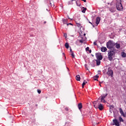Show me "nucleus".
Wrapping results in <instances>:
<instances>
[{"instance_id": "34", "label": "nucleus", "mask_w": 126, "mask_h": 126, "mask_svg": "<svg viewBox=\"0 0 126 126\" xmlns=\"http://www.w3.org/2000/svg\"><path fill=\"white\" fill-rule=\"evenodd\" d=\"M89 23H90V24H91L92 25H93V27H94V25H93V24H92V23L89 22Z\"/></svg>"}, {"instance_id": "19", "label": "nucleus", "mask_w": 126, "mask_h": 126, "mask_svg": "<svg viewBox=\"0 0 126 126\" xmlns=\"http://www.w3.org/2000/svg\"><path fill=\"white\" fill-rule=\"evenodd\" d=\"M96 65H100V64H101V61H100V60H96Z\"/></svg>"}, {"instance_id": "8", "label": "nucleus", "mask_w": 126, "mask_h": 126, "mask_svg": "<svg viewBox=\"0 0 126 126\" xmlns=\"http://www.w3.org/2000/svg\"><path fill=\"white\" fill-rule=\"evenodd\" d=\"M101 20V19H100V17H98L96 18V22L95 23L96 24V26H98V24H99L100 23V21Z\"/></svg>"}, {"instance_id": "3", "label": "nucleus", "mask_w": 126, "mask_h": 126, "mask_svg": "<svg viewBox=\"0 0 126 126\" xmlns=\"http://www.w3.org/2000/svg\"><path fill=\"white\" fill-rule=\"evenodd\" d=\"M107 48L108 49H113V47H115V43H113V42L111 41H109L107 43Z\"/></svg>"}, {"instance_id": "36", "label": "nucleus", "mask_w": 126, "mask_h": 126, "mask_svg": "<svg viewBox=\"0 0 126 126\" xmlns=\"http://www.w3.org/2000/svg\"><path fill=\"white\" fill-rule=\"evenodd\" d=\"M66 36H67V34H66V33H64V37H66Z\"/></svg>"}, {"instance_id": "40", "label": "nucleus", "mask_w": 126, "mask_h": 126, "mask_svg": "<svg viewBox=\"0 0 126 126\" xmlns=\"http://www.w3.org/2000/svg\"><path fill=\"white\" fill-rule=\"evenodd\" d=\"M84 36H85L86 34H85V33H84Z\"/></svg>"}, {"instance_id": "24", "label": "nucleus", "mask_w": 126, "mask_h": 126, "mask_svg": "<svg viewBox=\"0 0 126 126\" xmlns=\"http://www.w3.org/2000/svg\"><path fill=\"white\" fill-rule=\"evenodd\" d=\"M119 121L120 122H124V119H123V118H122V117H119Z\"/></svg>"}, {"instance_id": "17", "label": "nucleus", "mask_w": 126, "mask_h": 126, "mask_svg": "<svg viewBox=\"0 0 126 126\" xmlns=\"http://www.w3.org/2000/svg\"><path fill=\"white\" fill-rule=\"evenodd\" d=\"M101 52H106V51H107V48L106 47H102L101 48Z\"/></svg>"}, {"instance_id": "9", "label": "nucleus", "mask_w": 126, "mask_h": 126, "mask_svg": "<svg viewBox=\"0 0 126 126\" xmlns=\"http://www.w3.org/2000/svg\"><path fill=\"white\" fill-rule=\"evenodd\" d=\"M97 108L99 109L100 111H102V110L104 109V106H103V104L100 103L98 105V107H97Z\"/></svg>"}, {"instance_id": "12", "label": "nucleus", "mask_w": 126, "mask_h": 126, "mask_svg": "<svg viewBox=\"0 0 126 126\" xmlns=\"http://www.w3.org/2000/svg\"><path fill=\"white\" fill-rule=\"evenodd\" d=\"M115 46L116 47V49H120L121 48V45L118 43H115Z\"/></svg>"}, {"instance_id": "39", "label": "nucleus", "mask_w": 126, "mask_h": 126, "mask_svg": "<svg viewBox=\"0 0 126 126\" xmlns=\"http://www.w3.org/2000/svg\"><path fill=\"white\" fill-rule=\"evenodd\" d=\"M46 23H47V22H46V21H45V22H44V24H46Z\"/></svg>"}, {"instance_id": "11", "label": "nucleus", "mask_w": 126, "mask_h": 126, "mask_svg": "<svg viewBox=\"0 0 126 126\" xmlns=\"http://www.w3.org/2000/svg\"><path fill=\"white\" fill-rule=\"evenodd\" d=\"M108 96V94H103L100 97H99L98 100H100V98H102V99H105L106 98V96Z\"/></svg>"}, {"instance_id": "35", "label": "nucleus", "mask_w": 126, "mask_h": 126, "mask_svg": "<svg viewBox=\"0 0 126 126\" xmlns=\"http://www.w3.org/2000/svg\"><path fill=\"white\" fill-rule=\"evenodd\" d=\"M65 111H68V108L66 107L65 108Z\"/></svg>"}, {"instance_id": "23", "label": "nucleus", "mask_w": 126, "mask_h": 126, "mask_svg": "<svg viewBox=\"0 0 126 126\" xmlns=\"http://www.w3.org/2000/svg\"><path fill=\"white\" fill-rule=\"evenodd\" d=\"M65 47L66 49H68L69 48V45L67 43H66L65 44Z\"/></svg>"}, {"instance_id": "20", "label": "nucleus", "mask_w": 126, "mask_h": 126, "mask_svg": "<svg viewBox=\"0 0 126 126\" xmlns=\"http://www.w3.org/2000/svg\"><path fill=\"white\" fill-rule=\"evenodd\" d=\"M68 21L66 19H63V22L64 24H66L67 23Z\"/></svg>"}, {"instance_id": "31", "label": "nucleus", "mask_w": 126, "mask_h": 126, "mask_svg": "<svg viewBox=\"0 0 126 126\" xmlns=\"http://www.w3.org/2000/svg\"><path fill=\"white\" fill-rule=\"evenodd\" d=\"M70 53L73 52V51H72V49H71V48H70Z\"/></svg>"}, {"instance_id": "32", "label": "nucleus", "mask_w": 126, "mask_h": 126, "mask_svg": "<svg viewBox=\"0 0 126 126\" xmlns=\"http://www.w3.org/2000/svg\"><path fill=\"white\" fill-rule=\"evenodd\" d=\"M86 51H89V47H87L86 48Z\"/></svg>"}, {"instance_id": "29", "label": "nucleus", "mask_w": 126, "mask_h": 126, "mask_svg": "<svg viewBox=\"0 0 126 126\" xmlns=\"http://www.w3.org/2000/svg\"><path fill=\"white\" fill-rule=\"evenodd\" d=\"M94 46H97V42L94 41Z\"/></svg>"}, {"instance_id": "25", "label": "nucleus", "mask_w": 126, "mask_h": 126, "mask_svg": "<svg viewBox=\"0 0 126 126\" xmlns=\"http://www.w3.org/2000/svg\"><path fill=\"white\" fill-rule=\"evenodd\" d=\"M71 56H72V57L73 58V59H74L75 58V55H74V53H73V52H71Z\"/></svg>"}, {"instance_id": "27", "label": "nucleus", "mask_w": 126, "mask_h": 126, "mask_svg": "<svg viewBox=\"0 0 126 126\" xmlns=\"http://www.w3.org/2000/svg\"><path fill=\"white\" fill-rule=\"evenodd\" d=\"M85 84H86L85 83H84V82H83V84H82V88H84V85H85Z\"/></svg>"}, {"instance_id": "4", "label": "nucleus", "mask_w": 126, "mask_h": 126, "mask_svg": "<svg viewBox=\"0 0 126 126\" xmlns=\"http://www.w3.org/2000/svg\"><path fill=\"white\" fill-rule=\"evenodd\" d=\"M106 74L108 75V76L113 77V76H114V72H113V70L111 69V68H108Z\"/></svg>"}, {"instance_id": "10", "label": "nucleus", "mask_w": 126, "mask_h": 126, "mask_svg": "<svg viewBox=\"0 0 126 126\" xmlns=\"http://www.w3.org/2000/svg\"><path fill=\"white\" fill-rule=\"evenodd\" d=\"M75 23H76V24L77 27H78L79 28H81V27H82L81 24L80 23H79V22H78V21L76 20Z\"/></svg>"}, {"instance_id": "38", "label": "nucleus", "mask_w": 126, "mask_h": 126, "mask_svg": "<svg viewBox=\"0 0 126 126\" xmlns=\"http://www.w3.org/2000/svg\"><path fill=\"white\" fill-rule=\"evenodd\" d=\"M89 52L90 53H91V52H92L91 50H89Z\"/></svg>"}, {"instance_id": "41", "label": "nucleus", "mask_w": 126, "mask_h": 126, "mask_svg": "<svg viewBox=\"0 0 126 126\" xmlns=\"http://www.w3.org/2000/svg\"><path fill=\"white\" fill-rule=\"evenodd\" d=\"M73 0H72V1H73Z\"/></svg>"}, {"instance_id": "37", "label": "nucleus", "mask_w": 126, "mask_h": 126, "mask_svg": "<svg viewBox=\"0 0 126 126\" xmlns=\"http://www.w3.org/2000/svg\"><path fill=\"white\" fill-rule=\"evenodd\" d=\"M84 82L85 83V84H86V83H87V81H84Z\"/></svg>"}, {"instance_id": "5", "label": "nucleus", "mask_w": 126, "mask_h": 126, "mask_svg": "<svg viewBox=\"0 0 126 126\" xmlns=\"http://www.w3.org/2000/svg\"><path fill=\"white\" fill-rule=\"evenodd\" d=\"M95 57L97 60L99 61H101L103 59V56H102V55L99 53H96Z\"/></svg>"}, {"instance_id": "18", "label": "nucleus", "mask_w": 126, "mask_h": 126, "mask_svg": "<svg viewBox=\"0 0 126 126\" xmlns=\"http://www.w3.org/2000/svg\"><path fill=\"white\" fill-rule=\"evenodd\" d=\"M121 55H122V57H123V58H126V53H125L124 52H122L121 53Z\"/></svg>"}, {"instance_id": "26", "label": "nucleus", "mask_w": 126, "mask_h": 126, "mask_svg": "<svg viewBox=\"0 0 126 126\" xmlns=\"http://www.w3.org/2000/svg\"><path fill=\"white\" fill-rule=\"evenodd\" d=\"M50 4L51 7H54V6H55V5L54 4V2H52V3L50 2Z\"/></svg>"}, {"instance_id": "28", "label": "nucleus", "mask_w": 126, "mask_h": 126, "mask_svg": "<svg viewBox=\"0 0 126 126\" xmlns=\"http://www.w3.org/2000/svg\"><path fill=\"white\" fill-rule=\"evenodd\" d=\"M37 92H38V94H41V90H37Z\"/></svg>"}, {"instance_id": "21", "label": "nucleus", "mask_w": 126, "mask_h": 126, "mask_svg": "<svg viewBox=\"0 0 126 126\" xmlns=\"http://www.w3.org/2000/svg\"><path fill=\"white\" fill-rule=\"evenodd\" d=\"M83 9L82 10V12H83V13H85V11L87 10V8L85 7H83Z\"/></svg>"}, {"instance_id": "7", "label": "nucleus", "mask_w": 126, "mask_h": 126, "mask_svg": "<svg viewBox=\"0 0 126 126\" xmlns=\"http://www.w3.org/2000/svg\"><path fill=\"white\" fill-rule=\"evenodd\" d=\"M119 111H120V114H121L122 116H123V117L126 118V114H125V113H124V111H123V109L121 108H120L119 109Z\"/></svg>"}, {"instance_id": "13", "label": "nucleus", "mask_w": 126, "mask_h": 126, "mask_svg": "<svg viewBox=\"0 0 126 126\" xmlns=\"http://www.w3.org/2000/svg\"><path fill=\"white\" fill-rule=\"evenodd\" d=\"M97 102H98V100L94 101L93 102V104L94 105V108H95V109H98V106H97V105H97Z\"/></svg>"}, {"instance_id": "2", "label": "nucleus", "mask_w": 126, "mask_h": 126, "mask_svg": "<svg viewBox=\"0 0 126 126\" xmlns=\"http://www.w3.org/2000/svg\"><path fill=\"white\" fill-rule=\"evenodd\" d=\"M113 56H115V51H110L108 53V59L109 61H113Z\"/></svg>"}, {"instance_id": "16", "label": "nucleus", "mask_w": 126, "mask_h": 126, "mask_svg": "<svg viewBox=\"0 0 126 126\" xmlns=\"http://www.w3.org/2000/svg\"><path fill=\"white\" fill-rule=\"evenodd\" d=\"M93 78H94V80L98 81V79L99 78V76H98V75L94 76L93 77Z\"/></svg>"}, {"instance_id": "1", "label": "nucleus", "mask_w": 126, "mask_h": 126, "mask_svg": "<svg viewBox=\"0 0 126 126\" xmlns=\"http://www.w3.org/2000/svg\"><path fill=\"white\" fill-rule=\"evenodd\" d=\"M122 0H120V2H116V7L117 9L119 10L120 11H122L123 9H124V7H123V4H122Z\"/></svg>"}, {"instance_id": "42", "label": "nucleus", "mask_w": 126, "mask_h": 126, "mask_svg": "<svg viewBox=\"0 0 126 126\" xmlns=\"http://www.w3.org/2000/svg\"><path fill=\"white\" fill-rule=\"evenodd\" d=\"M68 19H70L69 17H68Z\"/></svg>"}, {"instance_id": "22", "label": "nucleus", "mask_w": 126, "mask_h": 126, "mask_svg": "<svg viewBox=\"0 0 126 126\" xmlns=\"http://www.w3.org/2000/svg\"><path fill=\"white\" fill-rule=\"evenodd\" d=\"M100 99H101V102H102V103H106V100H105V98L100 97Z\"/></svg>"}, {"instance_id": "33", "label": "nucleus", "mask_w": 126, "mask_h": 126, "mask_svg": "<svg viewBox=\"0 0 126 126\" xmlns=\"http://www.w3.org/2000/svg\"><path fill=\"white\" fill-rule=\"evenodd\" d=\"M67 26H68V25H72V24L68 23V24H67Z\"/></svg>"}, {"instance_id": "43", "label": "nucleus", "mask_w": 126, "mask_h": 126, "mask_svg": "<svg viewBox=\"0 0 126 126\" xmlns=\"http://www.w3.org/2000/svg\"><path fill=\"white\" fill-rule=\"evenodd\" d=\"M100 87H101V84H100Z\"/></svg>"}, {"instance_id": "15", "label": "nucleus", "mask_w": 126, "mask_h": 126, "mask_svg": "<svg viewBox=\"0 0 126 126\" xmlns=\"http://www.w3.org/2000/svg\"><path fill=\"white\" fill-rule=\"evenodd\" d=\"M78 107L79 110H81L82 109V103H80L78 104Z\"/></svg>"}, {"instance_id": "6", "label": "nucleus", "mask_w": 126, "mask_h": 126, "mask_svg": "<svg viewBox=\"0 0 126 126\" xmlns=\"http://www.w3.org/2000/svg\"><path fill=\"white\" fill-rule=\"evenodd\" d=\"M113 121L114 125H115V126H120V123L119 122V121H118L117 119H114Z\"/></svg>"}, {"instance_id": "30", "label": "nucleus", "mask_w": 126, "mask_h": 126, "mask_svg": "<svg viewBox=\"0 0 126 126\" xmlns=\"http://www.w3.org/2000/svg\"><path fill=\"white\" fill-rule=\"evenodd\" d=\"M80 43H83L84 41L83 39H81L79 40Z\"/></svg>"}, {"instance_id": "14", "label": "nucleus", "mask_w": 126, "mask_h": 126, "mask_svg": "<svg viewBox=\"0 0 126 126\" xmlns=\"http://www.w3.org/2000/svg\"><path fill=\"white\" fill-rule=\"evenodd\" d=\"M76 80L77 81H80V76L79 75H77L76 76Z\"/></svg>"}, {"instance_id": "44", "label": "nucleus", "mask_w": 126, "mask_h": 126, "mask_svg": "<svg viewBox=\"0 0 126 126\" xmlns=\"http://www.w3.org/2000/svg\"><path fill=\"white\" fill-rule=\"evenodd\" d=\"M71 19V20H72V19Z\"/></svg>"}]
</instances>
